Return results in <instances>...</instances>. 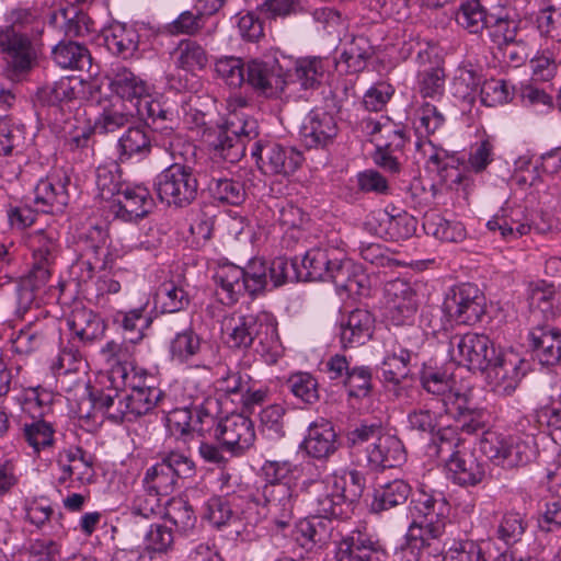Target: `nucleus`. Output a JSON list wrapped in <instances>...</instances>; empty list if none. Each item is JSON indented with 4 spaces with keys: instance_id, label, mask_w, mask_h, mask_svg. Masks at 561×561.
I'll return each mask as SVG.
<instances>
[{
    "instance_id": "f257e3e1",
    "label": "nucleus",
    "mask_w": 561,
    "mask_h": 561,
    "mask_svg": "<svg viewBox=\"0 0 561 561\" xmlns=\"http://www.w3.org/2000/svg\"><path fill=\"white\" fill-rule=\"evenodd\" d=\"M228 118L210 145L209 159L213 162L237 163L244 156L247 146L259 136V125L248 111L250 104L241 94L227 100Z\"/></svg>"
},
{
    "instance_id": "cd10ccee",
    "label": "nucleus",
    "mask_w": 561,
    "mask_h": 561,
    "mask_svg": "<svg viewBox=\"0 0 561 561\" xmlns=\"http://www.w3.org/2000/svg\"><path fill=\"white\" fill-rule=\"evenodd\" d=\"M373 314L365 309H355L341 321L340 340L343 347H355L365 344L373 335Z\"/></svg>"
},
{
    "instance_id": "c85d7f7f",
    "label": "nucleus",
    "mask_w": 561,
    "mask_h": 561,
    "mask_svg": "<svg viewBox=\"0 0 561 561\" xmlns=\"http://www.w3.org/2000/svg\"><path fill=\"white\" fill-rule=\"evenodd\" d=\"M367 458L375 469L394 468L405 460V453L399 438L381 434L367 448Z\"/></svg>"
},
{
    "instance_id": "a878e982",
    "label": "nucleus",
    "mask_w": 561,
    "mask_h": 561,
    "mask_svg": "<svg viewBox=\"0 0 561 561\" xmlns=\"http://www.w3.org/2000/svg\"><path fill=\"white\" fill-rule=\"evenodd\" d=\"M409 510L412 523H446L449 507L444 497L426 491L422 485L412 494Z\"/></svg>"
},
{
    "instance_id": "37998d69",
    "label": "nucleus",
    "mask_w": 561,
    "mask_h": 561,
    "mask_svg": "<svg viewBox=\"0 0 561 561\" xmlns=\"http://www.w3.org/2000/svg\"><path fill=\"white\" fill-rule=\"evenodd\" d=\"M374 53L373 45L366 36H354L351 42L345 45L340 61L345 64L347 72L358 73L367 67V62L373 57Z\"/></svg>"
},
{
    "instance_id": "9b49d317",
    "label": "nucleus",
    "mask_w": 561,
    "mask_h": 561,
    "mask_svg": "<svg viewBox=\"0 0 561 561\" xmlns=\"http://www.w3.org/2000/svg\"><path fill=\"white\" fill-rule=\"evenodd\" d=\"M386 317L392 325H412L419 308L416 291L401 278L385 286Z\"/></svg>"
},
{
    "instance_id": "ea45409f",
    "label": "nucleus",
    "mask_w": 561,
    "mask_h": 561,
    "mask_svg": "<svg viewBox=\"0 0 561 561\" xmlns=\"http://www.w3.org/2000/svg\"><path fill=\"white\" fill-rule=\"evenodd\" d=\"M107 49L123 59L135 55L139 45V34L133 27L124 23H116L110 27L105 35Z\"/></svg>"
},
{
    "instance_id": "7c9ffc66",
    "label": "nucleus",
    "mask_w": 561,
    "mask_h": 561,
    "mask_svg": "<svg viewBox=\"0 0 561 561\" xmlns=\"http://www.w3.org/2000/svg\"><path fill=\"white\" fill-rule=\"evenodd\" d=\"M242 267L232 264H220L214 275L217 285V295L222 304L231 306L236 304L241 295L247 293Z\"/></svg>"
},
{
    "instance_id": "5fc2aeb1",
    "label": "nucleus",
    "mask_w": 561,
    "mask_h": 561,
    "mask_svg": "<svg viewBox=\"0 0 561 561\" xmlns=\"http://www.w3.org/2000/svg\"><path fill=\"white\" fill-rule=\"evenodd\" d=\"M208 191L214 199L228 205L238 206L245 199L244 185L236 180L211 175Z\"/></svg>"
},
{
    "instance_id": "e2e57ef3",
    "label": "nucleus",
    "mask_w": 561,
    "mask_h": 561,
    "mask_svg": "<svg viewBox=\"0 0 561 561\" xmlns=\"http://www.w3.org/2000/svg\"><path fill=\"white\" fill-rule=\"evenodd\" d=\"M146 306L131 309L129 311H118L114 317V323L118 324L125 332L135 333L130 343H136L144 339V330L149 328L151 319L146 318L144 312Z\"/></svg>"
},
{
    "instance_id": "052dcab7",
    "label": "nucleus",
    "mask_w": 561,
    "mask_h": 561,
    "mask_svg": "<svg viewBox=\"0 0 561 561\" xmlns=\"http://www.w3.org/2000/svg\"><path fill=\"white\" fill-rule=\"evenodd\" d=\"M131 419L145 415L152 411L163 399V392L159 388H145L136 391H127Z\"/></svg>"
},
{
    "instance_id": "7ed1b4c3",
    "label": "nucleus",
    "mask_w": 561,
    "mask_h": 561,
    "mask_svg": "<svg viewBox=\"0 0 561 561\" xmlns=\"http://www.w3.org/2000/svg\"><path fill=\"white\" fill-rule=\"evenodd\" d=\"M196 156L180 159L164 169L156 179L154 190L161 202L169 206L186 207L198 194V181L194 174Z\"/></svg>"
},
{
    "instance_id": "6e6d98bb",
    "label": "nucleus",
    "mask_w": 561,
    "mask_h": 561,
    "mask_svg": "<svg viewBox=\"0 0 561 561\" xmlns=\"http://www.w3.org/2000/svg\"><path fill=\"white\" fill-rule=\"evenodd\" d=\"M202 339L193 329L178 333L170 342L169 352L172 359L187 363L201 353Z\"/></svg>"
},
{
    "instance_id": "20e7f679",
    "label": "nucleus",
    "mask_w": 561,
    "mask_h": 561,
    "mask_svg": "<svg viewBox=\"0 0 561 561\" xmlns=\"http://www.w3.org/2000/svg\"><path fill=\"white\" fill-rule=\"evenodd\" d=\"M481 451L494 463L514 468L531 462L537 448L531 435H503L497 432H485L480 440Z\"/></svg>"
},
{
    "instance_id": "c756f323",
    "label": "nucleus",
    "mask_w": 561,
    "mask_h": 561,
    "mask_svg": "<svg viewBox=\"0 0 561 561\" xmlns=\"http://www.w3.org/2000/svg\"><path fill=\"white\" fill-rule=\"evenodd\" d=\"M533 352L542 365L553 366L561 360V331L550 327H537L529 333Z\"/></svg>"
},
{
    "instance_id": "de8ad7c7",
    "label": "nucleus",
    "mask_w": 561,
    "mask_h": 561,
    "mask_svg": "<svg viewBox=\"0 0 561 561\" xmlns=\"http://www.w3.org/2000/svg\"><path fill=\"white\" fill-rule=\"evenodd\" d=\"M154 299L163 313L182 311L188 307L191 301L184 287L173 280L162 283L157 289Z\"/></svg>"
},
{
    "instance_id": "c9c22d12",
    "label": "nucleus",
    "mask_w": 561,
    "mask_h": 561,
    "mask_svg": "<svg viewBox=\"0 0 561 561\" xmlns=\"http://www.w3.org/2000/svg\"><path fill=\"white\" fill-rule=\"evenodd\" d=\"M92 401L94 409L100 410L116 423L133 421L126 390L115 388L100 391L92 394Z\"/></svg>"
},
{
    "instance_id": "39448f33",
    "label": "nucleus",
    "mask_w": 561,
    "mask_h": 561,
    "mask_svg": "<svg viewBox=\"0 0 561 561\" xmlns=\"http://www.w3.org/2000/svg\"><path fill=\"white\" fill-rule=\"evenodd\" d=\"M0 55L8 77L13 81L25 79L37 62V53L30 36L12 25L0 28Z\"/></svg>"
},
{
    "instance_id": "2eb2a0df",
    "label": "nucleus",
    "mask_w": 561,
    "mask_h": 561,
    "mask_svg": "<svg viewBox=\"0 0 561 561\" xmlns=\"http://www.w3.org/2000/svg\"><path fill=\"white\" fill-rule=\"evenodd\" d=\"M270 313L257 312L243 316H231L224 321L222 332L226 343L234 348H248L263 331L270 329Z\"/></svg>"
},
{
    "instance_id": "1a4fd4ad",
    "label": "nucleus",
    "mask_w": 561,
    "mask_h": 561,
    "mask_svg": "<svg viewBox=\"0 0 561 561\" xmlns=\"http://www.w3.org/2000/svg\"><path fill=\"white\" fill-rule=\"evenodd\" d=\"M445 311L459 324L472 325L485 312V298L478 286L463 283L455 286L444 302Z\"/></svg>"
},
{
    "instance_id": "2f4dec72",
    "label": "nucleus",
    "mask_w": 561,
    "mask_h": 561,
    "mask_svg": "<svg viewBox=\"0 0 561 561\" xmlns=\"http://www.w3.org/2000/svg\"><path fill=\"white\" fill-rule=\"evenodd\" d=\"M446 523H411L407 538L411 539L426 556L437 558L444 553L442 537Z\"/></svg>"
},
{
    "instance_id": "69168bd1",
    "label": "nucleus",
    "mask_w": 561,
    "mask_h": 561,
    "mask_svg": "<svg viewBox=\"0 0 561 561\" xmlns=\"http://www.w3.org/2000/svg\"><path fill=\"white\" fill-rule=\"evenodd\" d=\"M513 94V88L503 79L485 80L480 88L481 102L490 107L507 103Z\"/></svg>"
},
{
    "instance_id": "72a5a7b5",
    "label": "nucleus",
    "mask_w": 561,
    "mask_h": 561,
    "mask_svg": "<svg viewBox=\"0 0 561 561\" xmlns=\"http://www.w3.org/2000/svg\"><path fill=\"white\" fill-rule=\"evenodd\" d=\"M374 218L378 224L376 233L386 240H405L412 237L416 230L417 221L408 213L392 216L385 210H378Z\"/></svg>"
},
{
    "instance_id": "864d4df0",
    "label": "nucleus",
    "mask_w": 561,
    "mask_h": 561,
    "mask_svg": "<svg viewBox=\"0 0 561 561\" xmlns=\"http://www.w3.org/2000/svg\"><path fill=\"white\" fill-rule=\"evenodd\" d=\"M128 184L122 181V172L117 164L101 165L96 170V187L99 196L104 201L115 202Z\"/></svg>"
},
{
    "instance_id": "473e14b6",
    "label": "nucleus",
    "mask_w": 561,
    "mask_h": 561,
    "mask_svg": "<svg viewBox=\"0 0 561 561\" xmlns=\"http://www.w3.org/2000/svg\"><path fill=\"white\" fill-rule=\"evenodd\" d=\"M148 125L154 133L152 141L168 151L173 159L186 160L191 156H197V147L174 131V123L158 121Z\"/></svg>"
},
{
    "instance_id": "a211bd4d",
    "label": "nucleus",
    "mask_w": 561,
    "mask_h": 561,
    "mask_svg": "<svg viewBox=\"0 0 561 561\" xmlns=\"http://www.w3.org/2000/svg\"><path fill=\"white\" fill-rule=\"evenodd\" d=\"M522 20L505 7H497L492 11L486 32L491 42L500 49H510L512 46L525 48V42L518 38Z\"/></svg>"
},
{
    "instance_id": "3c124183",
    "label": "nucleus",
    "mask_w": 561,
    "mask_h": 561,
    "mask_svg": "<svg viewBox=\"0 0 561 561\" xmlns=\"http://www.w3.org/2000/svg\"><path fill=\"white\" fill-rule=\"evenodd\" d=\"M101 355L111 368V380L115 378V370H127L135 366V347L127 342L108 341L102 347Z\"/></svg>"
},
{
    "instance_id": "680f3d73",
    "label": "nucleus",
    "mask_w": 561,
    "mask_h": 561,
    "mask_svg": "<svg viewBox=\"0 0 561 561\" xmlns=\"http://www.w3.org/2000/svg\"><path fill=\"white\" fill-rule=\"evenodd\" d=\"M45 341L43 330L37 324H28L11 339L12 351L19 355H30L38 351Z\"/></svg>"
},
{
    "instance_id": "f704fd0d",
    "label": "nucleus",
    "mask_w": 561,
    "mask_h": 561,
    "mask_svg": "<svg viewBox=\"0 0 561 561\" xmlns=\"http://www.w3.org/2000/svg\"><path fill=\"white\" fill-rule=\"evenodd\" d=\"M80 83L76 78L62 77L57 81L39 87L35 101L42 106H62L77 99Z\"/></svg>"
},
{
    "instance_id": "5701e85b",
    "label": "nucleus",
    "mask_w": 561,
    "mask_h": 561,
    "mask_svg": "<svg viewBox=\"0 0 561 561\" xmlns=\"http://www.w3.org/2000/svg\"><path fill=\"white\" fill-rule=\"evenodd\" d=\"M152 206L150 193L145 186H125L121 196L112 204V213L123 221H133L145 217Z\"/></svg>"
},
{
    "instance_id": "e433bc0d",
    "label": "nucleus",
    "mask_w": 561,
    "mask_h": 561,
    "mask_svg": "<svg viewBox=\"0 0 561 561\" xmlns=\"http://www.w3.org/2000/svg\"><path fill=\"white\" fill-rule=\"evenodd\" d=\"M492 11H488L480 0H466L455 12L459 27L472 35H481L488 27Z\"/></svg>"
},
{
    "instance_id": "4468645a",
    "label": "nucleus",
    "mask_w": 561,
    "mask_h": 561,
    "mask_svg": "<svg viewBox=\"0 0 561 561\" xmlns=\"http://www.w3.org/2000/svg\"><path fill=\"white\" fill-rule=\"evenodd\" d=\"M221 446L233 455H242L255 442V430L252 420L242 413H231L221 419L214 433Z\"/></svg>"
},
{
    "instance_id": "09e8293b",
    "label": "nucleus",
    "mask_w": 561,
    "mask_h": 561,
    "mask_svg": "<svg viewBox=\"0 0 561 561\" xmlns=\"http://www.w3.org/2000/svg\"><path fill=\"white\" fill-rule=\"evenodd\" d=\"M58 465H65L66 470L75 477L81 484L89 483L93 477V468L87 453L80 447L65 449L59 453Z\"/></svg>"
},
{
    "instance_id": "0e129e2a",
    "label": "nucleus",
    "mask_w": 561,
    "mask_h": 561,
    "mask_svg": "<svg viewBox=\"0 0 561 561\" xmlns=\"http://www.w3.org/2000/svg\"><path fill=\"white\" fill-rule=\"evenodd\" d=\"M176 480L170 468L161 459L160 462L147 470L144 483L148 490L168 495L173 491Z\"/></svg>"
},
{
    "instance_id": "6ab92c4d",
    "label": "nucleus",
    "mask_w": 561,
    "mask_h": 561,
    "mask_svg": "<svg viewBox=\"0 0 561 561\" xmlns=\"http://www.w3.org/2000/svg\"><path fill=\"white\" fill-rule=\"evenodd\" d=\"M245 81L266 98H277L287 84L283 69L277 62L256 59L248 62Z\"/></svg>"
},
{
    "instance_id": "13d9d810",
    "label": "nucleus",
    "mask_w": 561,
    "mask_h": 561,
    "mask_svg": "<svg viewBox=\"0 0 561 561\" xmlns=\"http://www.w3.org/2000/svg\"><path fill=\"white\" fill-rule=\"evenodd\" d=\"M286 386L297 399L307 404H314L320 399L318 380L310 373L291 374Z\"/></svg>"
},
{
    "instance_id": "aec40b11",
    "label": "nucleus",
    "mask_w": 561,
    "mask_h": 561,
    "mask_svg": "<svg viewBox=\"0 0 561 561\" xmlns=\"http://www.w3.org/2000/svg\"><path fill=\"white\" fill-rule=\"evenodd\" d=\"M301 448L314 459H328L339 448L337 435L333 424L324 417L310 423L307 435L301 443Z\"/></svg>"
},
{
    "instance_id": "423d86ee",
    "label": "nucleus",
    "mask_w": 561,
    "mask_h": 561,
    "mask_svg": "<svg viewBox=\"0 0 561 561\" xmlns=\"http://www.w3.org/2000/svg\"><path fill=\"white\" fill-rule=\"evenodd\" d=\"M345 253L339 248L318 247L310 249L302 259L307 280H331L336 286L353 290L355 283L346 278L350 263L344 260Z\"/></svg>"
},
{
    "instance_id": "bf43d9fd",
    "label": "nucleus",
    "mask_w": 561,
    "mask_h": 561,
    "mask_svg": "<svg viewBox=\"0 0 561 561\" xmlns=\"http://www.w3.org/2000/svg\"><path fill=\"white\" fill-rule=\"evenodd\" d=\"M325 73V60L320 57L299 58L295 64V76L304 89L320 85Z\"/></svg>"
},
{
    "instance_id": "f03ea898",
    "label": "nucleus",
    "mask_w": 561,
    "mask_h": 561,
    "mask_svg": "<svg viewBox=\"0 0 561 561\" xmlns=\"http://www.w3.org/2000/svg\"><path fill=\"white\" fill-rule=\"evenodd\" d=\"M301 503L322 519H347L353 507L345 497V478L332 474L310 479L301 484Z\"/></svg>"
},
{
    "instance_id": "a19ab883",
    "label": "nucleus",
    "mask_w": 561,
    "mask_h": 561,
    "mask_svg": "<svg viewBox=\"0 0 561 561\" xmlns=\"http://www.w3.org/2000/svg\"><path fill=\"white\" fill-rule=\"evenodd\" d=\"M411 495V486L404 480L396 479L375 490L370 504L373 513H382L407 502Z\"/></svg>"
},
{
    "instance_id": "8fccbe9b",
    "label": "nucleus",
    "mask_w": 561,
    "mask_h": 561,
    "mask_svg": "<svg viewBox=\"0 0 561 561\" xmlns=\"http://www.w3.org/2000/svg\"><path fill=\"white\" fill-rule=\"evenodd\" d=\"M172 57L176 67L186 71L202 70L208 62L206 50L198 43L191 39L181 41Z\"/></svg>"
},
{
    "instance_id": "4be33fe9",
    "label": "nucleus",
    "mask_w": 561,
    "mask_h": 561,
    "mask_svg": "<svg viewBox=\"0 0 561 561\" xmlns=\"http://www.w3.org/2000/svg\"><path fill=\"white\" fill-rule=\"evenodd\" d=\"M337 135V125L334 117L327 112H311L305 119L300 136L309 149L325 148L331 145Z\"/></svg>"
},
{
    "instance_id": "dca6fc26",
    "label": "nucleus",
    "mask_w": 561,
    "mask_h": 561,
    "mask_svg": "<svg viewBox=\"0 0 561 561\" xmlns=\"http://www.w3.org/2000/svg\"><path fill=\"white\" fill-rule=\"evenodd\" d=\"M336 543V561H385L387 558L386 549L379 540L358 529L339 538Z\"/></svg>"
},
{
    "instance_id": "9d476101",
    "label": "nucleus",
    "mask_w": 561,
    "mask_h": 561,
    "mask_svg": "<svg viewBox=\"0 0 561 561\" xmlns=\"http://www.w3.org/2000/svg\"><path fill=\"white\" fill-rule=\"evenodd\" d=\"M263 505L279 529L289 526L301 503V486L290 483H266L262 488Z\"/></svg>"
},
{
    "instance_id": "338daca9",
    "label": "nucleus",
    "mask_w": 561,
    "mask_h": 561,
    "mask_svg": "<svg viewBox=\"0 0 561 561\" xmlns=\"http://www.w3.org/2000/svg\"><path fill=\"white\" fill-rule=\"evenodd\" d=\"M537 24L542 35L561 42V2L551 3L548 0L537 15Z\"/></svg>"
},
{
    "instance_id": "c03bdc74",
    "label": "nucleus",
    "mask_w": 561,
    "mask_h": 561,
    "mask_svg": "<svg viewBox=\"0 0 561 561\" xmlns=\"http://www.w3.org/2000/svg\"><path fill=\"white\" fill-rule=\"evenodd\" d=\"M164 517L181 535H190L196 527L197 516L193 506L183 497H173L168 501Z\"/></svg>"
},
{
    "instance_id": "79ce46f5",
    "label": "nucleus",
    "mask_w": 561,
    "mask_h": 561,
    "mask_svg": "<svg viewBox=\"0 0 561 561\" xmlns=\"http://www.w3.org/2000/svg\"><path fill=\"white\" fill-rule=\"evenodd\" d=\"M133 118L134 113L127 108L122 100L115 99L112 100L107 106L103 107L93 128L100 134L114 133L127 126Z\"/></svg>"
},
{
    "instance_id": "58836bf2",
    "label": "nucleus",
    "mask_w": 561,
    "mask_h": 561,
    "mask_svg": "<svg viewBox=\"0 0 561 561\" xmlns=\"http://www.w3.org/2000/svg\"><path fill=\"white\" fill-rule=\"evenodd\" d=\"M110 88L116 94V99L141 101L147 96V87L142 79L125 67H117L110 77Z\"/></svg>"
},
{
    "instance_id": "4c0bfd02",
    "label": "nucleus",
    "mask_w": 561,
    "mask_h": 561,
    "mask_svg": "<svg viewBox=\"0 0 561 561\" xmlns=\"http://www.w3.org/2000/svg\"><path fill=\"white\" fill-rule=\"evenodd\" d=\"M412 352L405 347L388 353L381 364L382 377L387 383L394 387V394L401 396L399 386L410 376Z\"/></svg>"
},
{
    "instance_id": "b1692460",
    "label": "nucleus",
    "mask_w": 561,
    "mask_h": 561,
    "mask_svg": "<svg viewBox=\"0 0 561 561\" xmlns=\"http://www.w3.org/2000/svg\"><path fill=\"white\" fill-rule=\"evenodd\" d=\"M67 325L73 333V342L87 345L101 339L105 332V323L93 310L76 306L67 318Z\"/></svg>"
},
{
    "instance_id": "393cba45",
    "label": "nucleus",
    "mask_w": 561,
    "mask_h": 561,
    "mask_svg": "<svg viewBox=\"0 0 561 561\" xmlns=\"http://www.w3.org/2000/svg\"><path fill=\"white\" fill-rule=\"evenodd\" d=\"M295 541L304 549L311 550L314 546L337 542L340 533L334 531L332 520L314 517L299 520L293 531Z\"/></svg>"
},
{
    "instance_id": "4d7b16f0",
    "label": "nucleus",
    "mask_w": 561,
    "mask_h": 561,
    "mask_svg": "<svg viewBox=\"0 0 561 561\" xmlns=\"http://www.w3.org/2000/svg\"><path fill=\"white\" fill-rule=\"evenodd\" d=\"M22 431L25 442L36 453L54 445L55 428L50 422L44 419L37 417L32 419L30 423L25 422Z\"/></svg>"
},
{
    "instance_id": "774afa93",
    "label": "nucleus",
    "mask_w": 561,
    "mask_h": 561,
    "mask_svg": "<svg viewBox=\"0 0 561 561\" xmlns=\"http://www.w3.org/2000/svg\"><path fill=\"white\" fill-rule=\"evenodd\" d=\"M444 561H486L482 547L471 539L454 540L445 552Z\"/></svg>"
},
{
    "instance_id": "603ef678",
    "label": "nucleus",
    "mask_w": 561,
    "mask_h": 561,
    "mask_svg": "<svg viewBox=\"0 0 561 561\" xmlns=\"http://www.w3.org/2000/svg\"><path fill=\"white\" fill-rule=\"evenodd\" d=\"M371 125V135L374 136L376 146H380V148L383 149L388 148L402 151L408 141L404 126L394 124L390 119H387L385 123L373 122Z\"/></svg>"
},
{
    "instance_id": "f8f14e48",
    "label": "nucleus",
    "mask_w": 561,
    "mask_h": 561,
    "mask_svg": "<svg viewBox=\"0 0 561 561\" xmlns=\"http://www.w3.org/2000/svg\"><path fill=\"white\" fill-rule=\"evenodd\" d=\"M251 153L256 158L263 173L288 176L300 168L304 157L300 151L278 144L251 145Z\"/></svg>"
},
{
    "instance_id": "0eeeda50",
    "label": "nucleus",
    "mask_w": 561,
    "mask_h": 561,
    "mask_svg": "<svg viewBox=\"0 0 561 561\" xmlns=\"http://www.w3.org/2000/svg\"><path fill=\"white\" fill-rule=\"evenodd\" d=\"M26 244L32 253L31 279L34 285L44 286L60 253L59 234L54 228L38 229L28 233Z\"/></svg>"
},
{
    "instance_id": "ddd939ff",
    "label": "nucleus",
    "mask_w": 561,
    "mask_h": 561,
    "mask_svg": "<svg viewBox=\"0 0 561 561\" xmlns=\"http://www.w3.org/2000/svg\"><path fill=\"white\" fill-rule=\"evenodd\" d=\"M70 184L71 179L64 170H56L42 179L34 190L37 210L51 215L62 214L70 202Z\"/></svg>"
},
{
    "instance_id": "412c9836",
    "label": "nucleus",
    "mask_w": 561,
    "mask_h": 561,
    "mask_svg": "<svg viewBox=\"0 0 561 561\" xmlns=\"http://www.w3.org/2000/svg\"><path fill=\"white\" fill-rule=\"evenodd\" d=\"M446 466L451 481L460 486H476L485 478L484 465L466 448L453 451Z\"/></svg>"
},
{
    "instance_id": "6e6552de",
    "label": "nucleus",
    "mask_w": 561,
    "mask_h": 561,
    "mask_svg": "<svg viewBox=\"0 0 561 561\" xmlns=\"http://www.w3.org/2000/svg\"><path fill=\"white\" fill-rule=\"evenodd\" d=\"M450 346L451 357L470 370L483 371L499 354L489 336L472 332L455 335Z\"/></svg>"
},
{
    "instance_id": "bb28decb",
    "label": "nucleus",
    "mask_w": 561,
    "mask_h": 561,
    "mask_svg": "<svg viewBox=\"0 0 561 561\" xmlns=\"http://www.w3.org/2000/svg\"><path fill=\"white\" fill-rule=\"evenodd\" d=\"M490 231H497L503 240L518 239L531 230V225L522 207H503L488 222Z\"/></svg>"
},
{
    "instance_id": "f3484780",
    "label": "nucleus",
    "mask_w": 561,
    "mask_h": 561,
    "mask_svg": "<svg viewBox=\"0 0 561 561\" xmlns=\"http://www.w3.org/2000/svg\"><path fill=\"white\" fill-rule=\"evenodd\" d=\"M523 359L502 352L495 356V360L490 363L483 371L486 375V381L492 390L502 396L512 394L518 387L524 374L520 371Z\"/></svg>"
},
{
    "instance_id": "a18cd8bd",
    "label": "nucleus",
    "mask_w": 561,
    "mask_h": 561,
    "mask_svg": "<svg viewBox=\"0 0 561 561\" xmlns=\"http://www.w3.org/2000/svg\"><path fill=\"white\" fill-rule=\"evenodd\" d=\"M53 58L62 68L83 70L91 66V55L88 48L77 42H60L53 49Z\"/></svg>"
},
{
    "instance_id": "49530a36",
    "label": "nucleus",
    "mask_w": 561,
    "mask_h": 561,
    "mask_svg": "<svg viewBox=\"0 0 561 561\" xmlns=\"http://www.w3.org/2000/svg\"><path fill=\"white\" fill-rule=\"evenodd\" d=\"M151 148L152 139L144 126L129 127L118 140L121 158L147 157Z\"/></svg>"
}]
</instances>
